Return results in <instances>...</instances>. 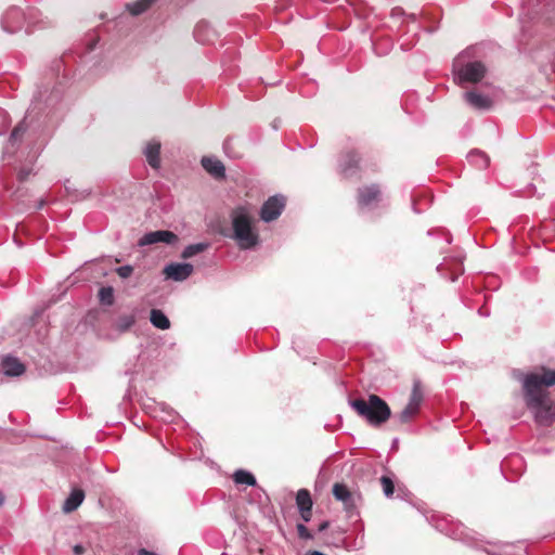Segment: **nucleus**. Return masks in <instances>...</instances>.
Here are the masks:
<instances>
[{
    "label": "nucleus",
    "mask_w": 555,
    "mask_h": 555,
    "mask_svg": "<svg viewBox=\"0 0 555 555\" xmlns=\"http://www.w3.org/2000/svg\"><path fill=\"white\" fill-rule=\"evenodd\" d=\"M73 552L75 555H82L86 552V548L81 544H76L73 547Z\"/></svg>",
    "instance_id": "obj_34"
},
{
    "label": "nucleus",
    "mask_w": 555,
    "mask_h": 555,
    "mask_svg": "<svg viewBox=\"0 0 555 555\" xmlns=\"http://www.w3.org/2000/svg\"><path fill=\"white\" fill-rule=\"evenodd\" d=\"M150 321L152 325L158 330H168L170 327V321L167 315L159 309H152Z\"/></svg>",
    "instance_id": "obj_21"
},
{
    "label": "nucleus",
    "mask_w": 555,
    "mask_h": 555,
    "mask_svg": "<svg viewBox=\"0 0 555 555\" xmlns=\"http://www.w3.org/2000/svg\"><path fill=\"white\" fill-rule=\"evenodd\" d=\"M230 217L232 233L229 237L235 241L240 249H254L259 244V234L249 210L240 206L232 210Z\"/></svg>",
    "instance_id": "obj_1"
},
{
    "label": "nucleus",
    "mask_w": 555,
    "mask_h": 555,
    "mask_svg": "<svg viewBox=\"0 0 555 555\" xmlns=\"http://www.w3.org/2000/svg\"><path fill=\"white\" fill-rule=\"evenodd\" d=\"M209 247V244L208 243H196V244H191V245H188L183 251H182V258L184 259H188V258H192L194 257L195 255L199 254V253H203L204 250H206L207 248Z\"/></svg>",
    "instance_id": "obj_25"
},
{
    "label": "nucleus",
    "mask_w": 555,
    "mask_h": 555,
    "mask_svg": "<svg viewBox=\"0 0 555 555\" xmlns=\"http://www.w3.org/2000/svg\"><path fill=\"white\" fill-rule=\"evenodd\" d=\"M422 401H423V392L421 389V384H420V382H415L413 384V388H412L408 403L420 409Z\"/></svg>",
    "instance_id": "obj_27"
},
{
    "label": "nucleus",
    "mask_w": 555,
    "mask_h": 555,
    "mask_svg": "<svg viewBox=\"0 0 555 555\" xmlns=\"http://www.w3.org/2000/svg\"><path fill=\"white\" fill-rule=\"evenodd\" d=\"M4 502V496L3 494L0 492V506L3 504Z\"/></svg>",
    "instance_id": "obj_39"
},
{
    "label": "nucleus",
    "mask_w": 555,
    "mask_h": 555,
    "mask_svg": "<svg viewBox=\"0 0 555 555\" xmlns=\"http://www.w3.org/2000/svg\"><path fill=\"white\" fill-rule=\"evenodd\" d=\"M333 495L337 501H340L344 504L349 516H352L356 513L357 501L360 496L357 493L351 492L347 486L344 483H335L333 486Z\"/></svg>",
    "instance_id": "obj_8"
},
{
    "label": "nucleus",
    "mask_w": 555,
    "mask_h": 555,
    "mask_svg": "<svg viewBox=\"0 0 555 555\" xmlns=\"http://www.w3.org/2000/svg\"><path fill=\"white\" fill-rule=\"evenodd\" d=\"M194 267L191 263H170L165 267L164 273L173 281H184L193 273Z\"/></svg>",
    "instance_id": "obj_10"
},
{
    "label": "nucleus",
    "mask_w": 555,
    "mask_h": 555,
    "mask_svg": "<svg viewBox=\"0 0 555 555\" xmlns=\"http://www.w3.org/2000/svg\"><path fill=\"white\" fill-rule=\"evenodd\" d=\"M380 483H382V487H383V492L384 494L389 498L393 494V491H395V486H393V481L391 480V478L387 477V476H383L380 478Z\"/></svg>",
    "instance_id": "obj_30"
},
{
    "label": "nucleus",
    "mask_w": 555,
    "mask_h": 555,
    "mask_svg": "<svg viewBox=\"0 0 555 555\" xmlns=\"http://www.w3.org/2000/svg\"><path fill=\"white\" fill-rule=\"evenodd\" d=\"M164 412L166 413V416L163 417L164 421H168V422H172L173 418H175V415H173V412L168 410V411H165Z\"/></svg>",
    "instance_id": "obj_36"
},
{
    "label": "nucleus",
    "mask_w": 555,
    "mask_h": 555,
    "mask_svg": "<svg viewBox=\"0 0 555 555\" xmlns=\"http://www.w3.org/2000/svg\"><path fill=\"white\" fill-rule=\"evenodd\" d=\"M156 0H137L126 5L129 13L133 16L145 12Z\"/></svg>",
    "instance_id": "obj_24"
},
{
    "label": "nucleus",
    "mask_w": 555,
    "mask_h": 555,
    "mask_svg": "<svg viewBox=\"0 0 555 555\" xmlns=\"http://www.w3.org/2000/svg\"><path fill=\"white\" fill-rule=\"evenodd\" d=\"M217 34L206 21H201L194 28V37L201 43H212Z\"/></svg>",
    "instance_id": "obj_16"
},
{
    "label": "nucleus",
    "mask_w": 555,
    "mask_h": 555,
    "mask_svg": "<svg viewBox=\"0 0 555 555\" xmlns=\"http://www.w3.org/2000/svg\"><path fill=\"white\" fill-rule=\"evenodd\" d=\"M203 168L215 179H222L225 177V168L222 162L216 157L204 156L201 160Z\"/></svg>",
    "instance_id": "obj_15"
},
{
    "label": "nucleus",
    "mask_w": 555,
    "mask_h": 555,
    "mask_svg": "<svg viewBox=\"0 0 555 555\" xmlns=\"http://www.w3.org/2000/svg\"><path fill=\"white\" fill-rule=\"evenodd\" d=\"M135 323V318L132 314L120 315L117 320L116 326L120 332L128 331Z\"/></svg>",
    "instance_id": "obj_28"
},
{
    "label": "nucleus",
    "mask_w": 555,
    "mask_h": 555,
    "mask_svg": "<svg viewBox=\"0 0 555 555\" xmlns=\"http://www.w3.org/2000/svg\"><path fill=\"white\" fill-rule=\"evenodd\" d=\"M9 126V119H8V116H7V113L2 109H0V134H2L4 132V130L8 128Z\"/></svg>",
    "instance_id": "obj_33"
},
{
    "label": "nucleus",
    "mask_w": 555,
    "mask_h": 555,
    "mask_svg": "<svg viewBox=\"0 0 555 555\" xmlns=\"http://www.w3.org/2000/svg\"><path fill=\"white\" fill-rule=\"evenodd\" d=\"M28 126L24 120H22L12 131L9 143L4 149V154H12L17 146V144L21 142L22 137L26 132Z\"/></svg>",
    "instance_id": "obj_18"
},
{
    "label": "nucleus",
    "mask_w": 555,
    "mask_h": 555,
    "mask_svg": "<svg viewBox=\"0 0 555 555\" xmlns=\"http://www.w3.org/2000/svg\"><path fill=\"white\" fill-rule=\"evenodd\" d=\"M297 532L299 538L309 540L312 539V534L310 533L309 529L304 524L297 525Z\"/></svg>",
    "instance_id": "obj_32"
},
{
    "label": "nucleus",
    "mask_w": 555,
    "mask_h": 555,
    "mask_svg": "<svg viewBox=\"0 0 555 555\" xmlns=\"http://www.w3.org/2000/svg\"><path fill=\"white\" fill-rule=\"evenodd\" d=\"M526 403L534 413L535 421L539 424H548L553 418L552 406L546 399V393H541L539 402L532 401V397L525 393Z\"/></svg>",
    "instance_id": "obj_6"
},
{
    "label": "nucleus",
    "mask_w": 555,
    "mask_h": 555,
    "mask_svg": "<svg viewBox=\"0 0 555 555\" xmlns=\"http://www.w3.org/2000/svg\"><path fill=\"white\" fill-rule=\"evenodd\" d=\"M472 57L473 49H466L453 60L452 73L457 85L477 83L485 77V64L480 61H470Z\"/></svg>",
    "instance_id": "obj_3"
},
{
    "label": "nucleus",
    "mask_w": 555,
    "mask_h": 555,
    "mask_svg": "<svg viewBox=\"0 0 555 555\" xmlns=\"http://www.w3.org/2000/svg\"><path fill=\"white\" fill-rule=\"evenodd\" d=\"M133 272V268L129 264L127 266H121V267H118L116 269V273L121 278V279H127L129 278Z\"/></svg>",
    "instance_id": "obj_31"
},
{
    "label": "nucleus",
    "mask_w": 555,
    "mask_h": 555,
    "mask_svg": "<svg viewBox=\"0 0 555 555\" xmlns=\"http://www.w3.org/2000/svg\"><path fill=\"white\" fill-rule=\"evenodd\" d=\"M296 504L302 520L306 522L310 521L312 516V499L310 492L306 489H300L296 495Z\"/></svg>",
    "instance_id": "obj_12"
},
{
    "label": "nucleus",
    "mask_w": 555,
    "mask_h": 555,
    "mask_svg": "<svg viewBox=\"0 0 555 555\" xmlns=\"http://www.w3.org/2000/svg\"><path fill=\"white\" fill-rule=\"evenodd\" d=\"M85 499V493L80 489L73 490L69 496L65 500L63 509L66 513L74 512L78 508V506L82 503Z\"/></svg>",
    "instance_id": "obj_20"
},
{
    "label": "nucleus",
    "mask_w": 555,
    "mask_h": 555,
    "mask_svg": "<svg viewBox=\"0 0 555 555\" xmlns=\"http://www.w3.org/2000/svg\"><path fill=\"white\" fill-rule=\"evenodd\" d=\"M356 413L365 420L371 426L379 427L391 416V410L387 402L377 395H370L367 399H353L349 401Z\"/></svg>",
    "instance_id": "obj_2"
},
{
    "label": "nucleus",
    "mask_w": 555,
    "mask_h": 555,
    "mask_svg": "<svg viewBox=\"0 0 555 555\" xmlns=\"http://www.w3.org/2000/svg\"><path fill=\"white\" fill-rule=\"evenodd\" d=\"M231 143H232V139L231 138H228L224 142H223V151L225 154H230V149H231Z\"/></svg>",
    "instance_id": "obj_35"
},
{
    "label": "nucleus",
    "mask_w": 555,
    "mask_h": 555,
    "mask_svg": "<svg viewBox=\"0 0 555 555\" xmlns=\"http://www.w3.org/2000/svg\"><path fill=\"white\" fill-rule=\"evenodd\" d=\"M380 191L376 184L364 186L358 191V204L366 207L379 201Z\"/></svg>",
    "instance_id": "obj_14"
},
{
    "label": "nucleus",
    "mask_w": 555,
    "mask_h": 555,
    "mask_svg": "<svg viewBox=\"0 0 555 555\" xmlns=\"http://www.w3.org/2000/svg\"><path fill=\"white\" fill-rule=\"evenodd\" d=\"M44 206V201H39L38 205L36 206V209H41Z\"/></svg>",
    "instance_id": "obj_37"
},
{
    "label": "nucleus",
    "mask_w": 555,
    "mask_h": 555,
    "mask_svg": "<svg viewBox=\"0 0 555 555\" xmlns=\"http://www.w3.org/2000/svg\"><path fill=\"white\" fill-rule=\"evenodd\" d=\"M22 177L21 179H25V175L23 172L20 173Z\"/></svg>",
    "instance_id": "obj_40"
},
{
    "label": "nucleus",
    "mask_w": 555,
    "mask_h": 555,
    "mask_svg": "<svg viewBox=\"0 0 555 555\" xmlns=\"http://www.w3.org/2000/svg\"><path fill=\"white\" fill-rule=\"evenodd\" d=\"M233 481L236 485H246L251 487L256 486L257 483L255 476L251 473L244 469H237L234 472Z\"/></svg>",
    "instance_id": "obj_23"
},
{
    "label": "nucleus",
    "mask_w": 555,
    "mask_h": 555,
    "mask_svg": "<svg viewBox=\"0 0 555 555\" xmlns=\"http://www.w3.org/2000/svg\"><path fill=\"white\" fill-rule=\"evenodd\" d=\"M285 197L283 195H274L269 197L262 205L260 209V218L264 222H271L278 219L284 207H285Z\"/></svg>",
    "instance_id": "obj_7"
},
{
    "label": "nucleus",
    "mask_w": 555,
    "mask_h": 555,
    "mask_svg": "<svg viewBox=\"0 0 555 555\" xmlns=\"http://www.w3.org/2000/svg\"><path fill=\"white\" fill-rule=\"evenodd\" d=\"M327 528V522H324L320 526L319 531H323Z\"/></svg>",
    "instance_id": "obj_38"
},
{
    "label": "nucleus",
    "mask_w": 555,
    "mask_h": 555,
    "mask_svg": "<svg viewBox=\"0 0 555 555\" xmlns=\"http://www.w3.org/2000/svg\"><path fill=\"white\" fill-rule=\"evenodd\" d=\"M358 164V155L353 151L346 152L340 156L338 165L339 171L344 177H351L357 172Z\"/></svg>",
    "instance_id": "obj_11"
},
{
    "label": "nucleus",
    "mask_w": 555,
    "mask_h": 555,
    "mask_svg": "<svg viewBox=\"0 0 555 555\" xmlns=\"http://www.w3.org/2000/svg\"><path fill=\"white\" fill-rule=\"evenodd\" d=\"M1 367L7 376H20L25 372L24 364L14 357H5L2 360Z\"/></svg>",
    "instance_id": "obj_17"
},
{
    "label": "nucleus",
    "mask_w": 555,
    "mask_h": 555,
    "mask_svg": "<svg viewBox=\"0 0 555 555\" xmlns=\"http://www.w3.org/2000/svg\"><path fill=\"white\" fill-rule=\"evenodd\" d=\"M418 408L408 403L406 406L396 415V417L401 424L409 423L418 413Z\"/></svg>",
    "instance_id": "obj_26"
},
{
    "label": "nucleus",
    "mask_w": 555,
    "mask_h": 555,
    "mask_svg": "<svg viewBox=\"0 0 555 555\" xmlns=\"http://www.w3.org/2000/svg\"><path fill=\"white\" fill-rule=\"evenodd\" d=\"M543 374L530 373L522 377L524 392L532 397V401L539 402L541 393H546L543 386L551 387L555 385V370L542 369Z\"/></svg>",
    "instance_id": "obj_5"
},
{
    "label": "nucleus",
    "mask_w": 555,
    "mask_h": 555,
    "mask_svg": "<svg viewBox=\"0 0 555 555\" xmlns=\"http://www.w3.org/2000/svg\"><path fill=\"white\" fill-rule=\"evenodd\" d=\"M99 298L102 304L113 305L114 302V291L112 287H102L99 291Z\"/></svg>",
    "instance_id": "obj_29"
},
{
    "label": "nucleus",
    "mask_w": 555,
    "mask_h": 555,
    "mask_svg": "<svg viewBox=\"0 0 555 555\" xmlns=\"http://www.w3.org/2000/svg\"><path fill=\"white\" fill-rule=\"evenodd\" d=\"M467 159L470 164L479 169H485L489 165V157L481 151L475 150L467 155Z\"/></svg>",
    "instance_id": "obj_22"
},
{
    "label": "nucleus",
    "mask_w": 555,
    "mask_h": 555,
    "mask_svg": "<svg viewBox=\"0 0 555 555\" xmlns=\"http://www.w3.org/2000/svg\"><path fill=\"white\" fill-rule=\"evenodd\" d=\"M466 103L475 109L487 111L492 107V100L485 94L476 91H468L464 93Z\"/></svg>",
    "instance_id": "obj_13"
},
{
    "label": "nucleus",
    "mask_w": 555,
    "mask_h": 555,
    "mask_svg": "<svg viewBox=\"0 0 555 555\" xmlns=\"http://www.w3.org/2000/svg\"><path fill=\"white\" fill-rule=\"evenodd\" d=\"M178 235L168 230H157L145 233L138 242L139 246H147L157 243L173 245L178 242Z\"/></svg>",
    "instance_id": "obj_9"
},
{
    "label": "nucleus",
    "mask_w": 555,
    "mask_h": 555,
    "mask_svg": "<svg viewBox=\"0 0 555 555\" xmlns=\"http://www.w3.org/2000/svg\"><path fill=\"white\" fill-rule=\"evenodd\" d=\"M39 11L30 8L27 13L17 7L10 8L2 16L1 25L4 31L15 34L25 28L28 33L31 26H40Z\"/></svg>",
    "instance_id": "obj_4"
},
{
    "label": "nucleus",
    "mask_w": 555,
    "mask_h": 555,
    "mask_svg": "<svg viewBox=\"0 0 555 555\" xmlns=\"http://www.w3.org/2000/svg\"><path fill=\"white\" fill-rule=\"evenodd\" d=\"M159 152H160V143L157 141H151L147 143L144 155L149 165L153 168L159 167Z\"/></svg>",
    "instance_id": "obj_19"
}]
</instances>
